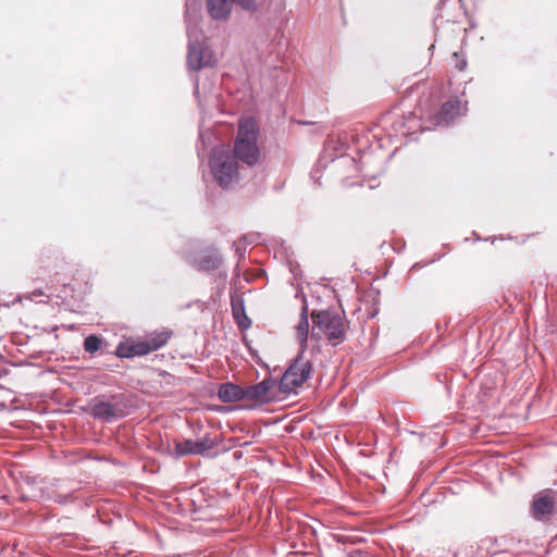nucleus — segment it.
<instances>
[{
    "label": "nucleus",
    "mask_w": 557,
    "mask_h": 557,
    "mask_svg": "<svg viewBox=\"0 0 557 557\" xmlns=\"http://www.w3.org/2000/svg\"><path fill=\"white\" fill-rule=\"evenodd\" d=\"M311 318L314 324L311 332L312 339H320V334L315 333V327H318L334 345L345 341L348 322L344 312H338L336 310H322L312 312Z\"/></svg>",
    "instance_id": "obj_4"
},
{
    "label": "nucleus",
    "mask_w": 557,
    "mask_h": 557,
    "mask_svg": "<svg viewBox=\"0 0 557 557\" xmlns=\"http://www.w3.org/2000/svg\"><path fill=\"white\" fill-rule=\"evenodd\" d=\"M209 165L214 181L222 188H228L239 181V165L230 149L215 147L212 149Z\"/></svg>",
    "instance_id": "obj_3"
},
{
    "label": "nucleus",
    "mask_w": 557,
    "mask_h": 557,
    "mask_svg": "<svg viewBox=\"0 0 557 557\" xmlns=\"http://www.w3.org/2000/svg\"><path fill=\"white\" fill-rule=\"evenodd\" d=\"M467 111V102L462 103L459 98H451L446 101L441 111L434 116L435 126H448Z\"/></svg>",
    "instance_id": "obj_9"
},
{
    "label": "nucleus",
    "mask_w": 557,
    "mask_h": 557,
    "mask_svg": "<svg viewBox=\"0 0 557 557\" xmlns=\"http://www.w3.org/2000/svg\"><path fill=\"white\" fill-rule=\"evenodd\" d=\"M530 512L537 521L550 520L557 513V491L547 488L536 493Z\"/></svg>",
    "instance_id": "obj_7"
},
{
    "label": "nucleus",
    "mask_w": 557,
    "mask_h": 557,
    "mask_svg": "<svg viewBox=\"0 0 557 557\" xmlns=\"http://www.w3.org/2000/svg\"><path fill=\"white\" fill-rule=\"evenodd\" d=\"M232 312L239 329L247 330L250 327L251 321L245 312L244 300L242 298L232 299Z\"/></svg>",
    "instance_id": "obj_15"
},
{
    "label": "nucleus",
    "mask_w": 557,
    "mask_h": 557,
    "mask_svg": "<svg viewBox=\"0 0 557 557\" xmlns=\"http://www.w3.org/2000/svg\"><path fill=\"white\" fill-rule=\"evenodd\" d=\"M233 2L250 14L261 13L264 9L263 0H233Z\"/></svg>",
    "instance_id": "obj_18"
},
{
    "label": "nucleus",
    "mask_w": 557,
    "mask_h": 557,
    "mask_svg": "<svg viewBox=\"0 0 557 557\" xmlns=\"http://www.w3.org/2000/svg\"><path fill=\"white\" fill-rule=\"evenodd\" d=\"M40 295H42V292L38 289V290H35L33 294H29L27 296V298L33 300L35 296H40Z\"/></svg>",
    "instance_id": "obj_26"
},
{
    "label": "nucleus",
    "mask_w": 557,
    "mask_h": 557,
    "mask_svg": "<svg viewBox=\"0 0 557 557\" xmlns=\"http://www.w3.org/2000/svg\"><path fill=\"white\" fill-rule=\"evenodd\" d=\"M296 336L299 343L300 349L306 350L308 347L309 337V321H308V307L305 304L301 308L300 319L296 326Z\"/></svg>",
    "instance_id": "obj_14"
},
{
    "label": "nucleus",
    "mask_w": 557,
    "mask_h": 557,
    "mask_svg": "<svg viewBox=\"0 0 557 557\" xmlns=\"http://www.w3.org/2000/svg\"><path fill=\"white\" fill-rule=\"evenodd\" d=\"M185 258L191 267L202 272L214 271L222 263V258L214 248H206L197 253L188 252Z\"/></svg>",
    "instance_id": "obj_8"
},
{
    "label": "nucleus",
    "mask_w": 557,
    "mask_h": 557,
    "mask_svg": "<svg viewBox=\"0 0 557 557\" xmlns=\"http://www.w3.org/2000/svg\"><path fill=\"white\" fill-rule=\"evenodd\" d=\"M172 332L162 331L154 332L149 335L148 339L145 341L150 347V352L162 348L170 339Z\"/></svg>",
    "instance_id": "obj_17"
},
{
    "label": "nucleus",
    "mask_w": 557,
    "mask_h": 557,
    "mask_svg": "<svg viewBox=\"0 0 557 557\" xmlns=\"http://www.w3.org/2000/svg\"><path fill=\"white\" fill-rule=\"evenodd\" d=\"M148 354H150V347L148 344L145 341H135L133 338L122 341L115 349V355L119 358L126 359L141 357Z\"/></svg>",
    "instance_id": "obj_11"
},
{
    "label": "nucleus",
    "mask_w": 557,
    "mask_h": 557,
    "mask_svg": "<svg viewBox=\"0 0 557 557\" xmlns=\"http://www.w3.org/2000/svg\"><path fill=\"white\" fill-rule=\"evenodd\" d=\"M174 454L177 458L189 455H203L197 440H184L176 442Z\"/></svg>",
    "instance_id": "obj_16"
},
{
    "label": "nucleus",
    "mask_w": 557,
    "mask_h": 557,
    "mask_svg": "<svg viewBox=\"0 0 557 557\" xmlns=\"http://www.w3.org/2000/svg\"><path fill=\"white\" fill-rule=\"evenodd\" d=\"M491 543L492 545H498V540L497 539H486L484 541V543Z\"/></svg>",
    "instance_id": "obj_27"
},
{
    "label": "nucleus",
    "mask_w": 557,
    "mask_h": 557,
    "mask_svg": "<svg viewBox=\"0 0 557 557\" xmlns=\"http://www.w3.org/2000/svg\"><path fill=\"white\" fill-rule=\"evenodd\" d=\"M218 397L223 403L244 400V387L231 382L223 383L218 389Z\"/></svg>",
    "instance_id": "obj_13"
},
{
    "label": "nucleus",
    "mask_w": 557,
    "mask_h": 557,
    "mask_svg": "<svg viewBox=\"0 0 557 557\" xmlns=\"http://www.w3.org/2000/svg\"><path fill=\"white\" fill-rule=\"evenodd\" d=\"M305 351L299 349L296 358L292 361L278 382V391L282 394H292L308 381L312 373V363L305 357Z\"/></svg>",
    "instance_id": "obj_5"
},
{
    "label": "nucleus",
    "mask_w": 557,
    "mask_h": 557,
    "mask_svg": "<svg viewBox=\"0 0 557 557\" xmlns=\"http://www.w3.org/2000/svg\"><path fill=\"white\" fill-rule=\"evenodd\" d=\"M277 382L273 377H265L261 382L244 387V399L269 401L272 397L270 392L276 386Z\"/></svg>",
    "instance_id": "obj_10"
},
{
    "label": "nucleus",
    "mask_w": 557,
    "mask_h": 557,
    "mask_svg": "<svg viewBox=\"0 0 557 557\" xmlns=\"http://www.w3.org/2000/svg\"><path fill=\"white\" fill-rule=\"evenodd\" d=\"M260 238V235L259 234H249V235H244L242 238H240V242L244 243V244H255L259 240Z\"/></svg>",
    "instance_id": "obj_22"
},
{
    "label": "nucleus",
    "mask_w": 557,
    "mask_h": 557,
    "mask_svg": "<svg viewBox=\"0 0 557 557\" xmlns=\"http://www.w3.org/2000/svg\"><path fill=\"white\" fill-rule=\"evenodd\" d=\"M259 126L249 117L239 122L237 135L234 140L232 153L237 161L247 166H253L260 162L261 150L258 145Z\"/></svg>",
    "instance_id": "obj_2"
},
{
    "label": "nucleus",
    "mask_w": 557,
    "mask_h": 557,
    "mask_svg": "<svg viewBox=\"0 0 557 557\" xmlns=\"http://www.w3.org/2000/svg\"><path fill=\"white\" fill-rule=\"evenodd\" d=\"M500 540L504 542L505 549L511 548L512 539L502 537Z\"/></svg>",
    "instance_id": "obj_24"
},
{
    "label": "nucleus",
    "mask_w": 557,
    "mask_h": 557,
    "mask_svg": "<svg viewBox=\"0 0 557 557\" xmlns=\"http://www.w3.org/2000/svg\"><path fill=\"white\" fill-rule=\"evenodd\" d=\"M242 244L243 243L240 242V239L238 242L234 243V246L236 248V253L238 255L239 259L244 258V255H245L244 250H242Z\"/></svg>",
    "instance_id": "obj_23"
},
{
    "label": "nucleus",
    "mask_w": 557,
    "mask_h": 557,
    "mask_svg": "<svg viewBox=\"0 0 557 557\" xmlns=\"http://www.w3.org/2000/svg\"><path fill=\"white\" fill-rule=\"evenodd\" d=\"M453 58L455 60L456 69L463 71L467 67V60L460 52H454Z\"/></svg>",
    "instance_id": "obj_21"
},
{
    "label": "nucleus",
    "mask_w": 557,
    "mask_h": 557,
    "mask_svg": "<svg viewBox=\"0 0 557 557\" xmlns=\"http://www.w3.org/2000/svg\"><path fill=\"white\" fill-rule=\"evenodd\" d=\"M127 414V400L123 395H114L109 400H100L91 406L95 419L111 422Z\"/></svg>",
    "instance_id": "obj_6"
},
{
    "label": "nucleus",
    "mask_w": 557,
    "mask_h": 557,
    "mask_svg": "<svg viewBox=\"0 0 557 557\" xmlns=\"http://www.w3.org/2000/svg\"><path fill=\"white\" fill-rule=\"evenodd\" d=\"M197 442L199 443V446L203 454L212 449L216 445L215 440L212 438L209 434H206L201 438H198Z\"/></svg>",
    "instance_id": "obj_20"
},
{
    "label": "nucleus",
    "mask_w": 557,
    "mask_h": 557,
    "mask_svg": "<svg viewBox=\"0 0 557 557\" xmlns=\"http://www.w3.org/2000/svg\"><path fill=\"white\" fill-rule=\"evenodd\" d=\"M55 500L60 504H65L69 500V496L67 495H59Z\"/></svg>",
    "instance_id": "obj_25"
},
{
    "label": "nucleus",
    "mask_w": 557,
    "mask_h": 557,
    "mask_svg": "<svg viewBox=\"0 0 557 557\" xmlns=\"http://www.w3.org/2000/svg\"><path fill=\"white\" fill-rule=\"evenodd\" d=\"M185 7V22L188 36L187 66L195 71L213 66L215 63L214 54L200 40V34L197 28L199 4L196 1L188 0Z\"/></svg>",
    "instance_id": "obj_1"
},
{
    "label": "nucleus",
    "mask_w": 557,
    "mask_h": 557,
    "mask_svg": "<svg viewBox=\"0 0 557 557\" xmlns=\"http://www.w3.org/2000/svg\"><path fill=\"white\" fill-rule=\"evenodd\" d=\"M233 0H207V10L213 20L224 21L232 11Z\"/></svg>",
    "instance_id": "obj_12"
},
{
    "label": "nucleus",
    "mask_w": 557,
    "mask_h": 557,
    "mask_svg": "<svg viewBox=\"0 0 557 557\" xmlns=\"http://www.w3.org/2000/svg\"><path fill=\"white\" fill-rule=\"evenodd\" d=\"M103 344V339L97 335H88L84 339V349L86 352L95 354L97 352Z\"/></svg>",
    "instance_id": "obj_19"
}]
</instances>
